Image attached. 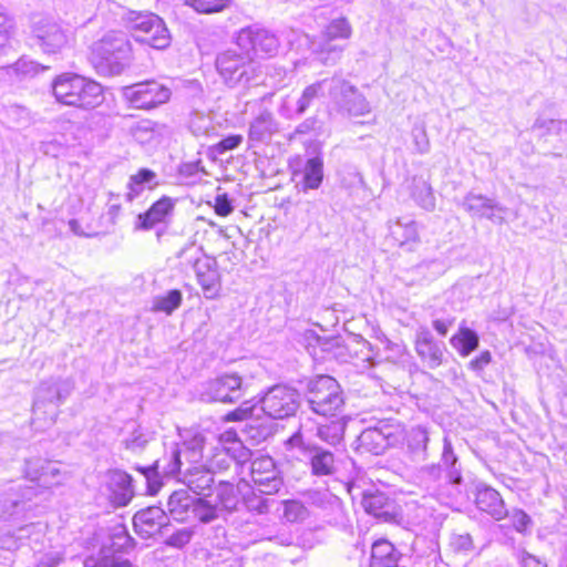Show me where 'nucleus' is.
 I'll return each mask as SVG.
<instances>
[{
	"instance_id": "53",
	"label": "nucleus",
	"mask_w": 567,
	"mask_h": 567,
	"mask_svg": "<svg viewBox=\"0 0 567 567\" xmlns=\"http://www.w3.org/2000/svg\"><path fill=\"white\" fill-rule=\"evenodd\" d=\"M420 477L426 484H436L444 478V472L439 463H433L420 470Z\"/></svg>"
},
{
	"instance_id": "47",
	"label": "nucleus",
	"mask_w": 567,
	"mask_h": 567,
	"mask_svg": "<svg viewBox=\"0 0 567 567\" xmlns=\"http://www.w3.org/2000/svg\"><path fill=\"white\" fill-rule=\"evenodd\" d=\"M22 501L12 491L0 496V518H8L21 512Z\"/></svg>"
},
{
	"instance_id": "45",
	"label": "nucleus",
	"mask_w": 567,
	"mask_h": 567,
	"mask_svg": "<svg viewBox=\"0 0 567 567\" xmlns=\"http://www.w3.org/2000/svg\"><path fill=\"white\" fill-rule=\"evenodd\" d=\"M183 300V295L178 289H172L166 292L164 296H159L154 300V309L156 311L165 312L166 315H171L174 310H176Z\"/></svg>"
},
{
	"instance_id": "41",
	"label": "nucleus",
	"mask_w": 567,
	"mask_h": 567,
	"mask_svg": "<svg viewBox=\"0 0 567 567\" xmlns=\"http://www.w3.org/2000/svg\"><path fill=\"white\" fill-rule=\"evenodd\" d=\"M347 426L346 417H338L329 423L321 424L317 429V436L329 445L336 446L343 440Z\"/></svg>"
},
{
	"instance_id": "20",
	"label": "nucleus",
	"mask_w": 567,
	"mask_h": 567,
	"mask_svg": "<svg viewBox=\"0 0 567 567\" xmlns=\"http://www.w3.org/2000/svg\"><path fill=\"white\" fill-rule=\"evenodd\" d=\"M361 504L368 514L385 523L393 522L399 516L395 501L379 489L364 491Z\"/></svg>"
},
{
	"instance_id": "43",
	"label": "nucleus",
	"mask_w": 567,
	"mask_h": 567,
	"mask_svg": "<svg viewBox=\"0 0 567 567\" xmlns=\"http://www.w3.org/2000/svg\"><path fill=\"white\" fill-rule=\"evenodd\" d=\"M153 439V432L141 426H136L123 441V444L126 450L133 453H141Z\"/></svg>"
},
{
	"instance_id": "55",
	"label": "nucleus",
	"mask_w": 567,
	"mask_h": 567,
	"mask_svg": "<svg viewBox=\"0 0 567 567\" xmlns=\"http://www.w3.org/2000/svg\"><path fill=\"white\" fill-rule=\"evenodd\" d=\"M243 136L240 134H233L216 143L212 150L218 155H223L228 151L236 150L243 143Z\"/></svg>"
},
{
	"instance_id": "46",
	"label": "nucleus",
	"mask_w": 567,
	"mask_h": 567,
	"mask_svg": "<svg viewBox=\"0 0 567 567\" xmlns=\"http://www.w3.org/2000/svg\"><path fill=\"white\" fill-rule=\"evenodd\" d=\"M412 196L424 209L433 210L435 208V197L432 193L431 186L426 182L420 181L415 183L413 186Z\"/></svg>"
},
{
	"instance_id": "4",
	"label": "nucleus",
	"mask_w": 567,
	"mask_h": 567,
	"mask_svg": "<svg viewBox=\"0 0 567 567\" xmlns=\"http://www.w3.org/2000/svg\"><path fill=\"white\" fill-rule=\"evenodd\" d=\"M216 70L229 87H246L259 78L260 65L247 51L228 49L217 54Z\"/></svg>"
},
{
	"instance_id": "39",
	"label": "nucleus",
	"mask_w": 567,
	"mask_h": 567,
	"mask_svg": "<svg viewBox=\"0 0 567 567\" xmlns=\"http://www.w3.org/2000/svg\"><path fill=\"white\" fill-rule=\"evenodd\" d=\"M238 450L239 455L237 457H233L228 454L227 450L220 449L214 454V456L209 461L207 468L213 474L214 472H223L228 470L233 463H235L236 465L238 463L244 464L249 458L250 452L240 444L238 446Z\"/></svg>"
},
{
	"instance_id": "18",
	"label": "nucleus",
	"mask_w": 567,
	"mask_h": 567,
	"mask_svg": "<svg viewBox=\"0 0 567 567\" xmlns=\"http://www.w3.org/2000/svg\"><path fill=\"white\" fill-rule=\"evenodd\" d=\"M23 473L27 480L43 488L58 486L65 478L58 463L41 457L25 460Z\"/></svg>"
},
{
	"instance_id": "30",
	"label": "nucleus",
	"mask_w": 567,
	"mask_h": 567,
	"mask_svg": "<svg viewBox=\"0 0 567 567\" xmlns=\"http://www.w3.org/2000/svg\"><path fill=\"white\" fill-rule=\"evenodd\" d=\"M388 227L390 237L400 247L411 246L420 240L416 223L409 217L390 220Z\"/></svg>"
},
{
	"instance_id": "16",
	"label": "nucleus",
	"mask_w": 567,
	"mask_h": 567,
	"mask_svg": "<svg viewBox=\"0 0 567 567\" xmlns=\"http://www.w3.org/2000/svg\"><path fill=\"white\" fill-rule=\"evenodd\" d=\"M330 95L338 106L350 116H361L370 113L371 106L358 89L341 79H333Z\"/></svg>"
},
{
	"instance_id": "6",
	"label": "nucleus",
	"mask_w": 567,
	"mask_h": 567,
	"mask_svg": "<svg viewBox=\"0 0 567 567\" xmlns=\"http://www.w3.org/2000/svg\"><path fill=\"white\" fill-rule=\"evenodd\" d=\"M307 402L310 409L323 416H336L344 405L342 390L336 379L319 375L307 384Z\"/></svg>"
},
{
	"instance_id": "24",
	"label": "nucleus",
	"mask_w": 567,
	"mask_h": 567,
	"mask_svg": "<svg viewBox=\"0 0 567 567\" xmlns=\"http://www.w3.org/2000/svg\"><path fill=\"white\" fill-rule=\"evenodd\" d=\"M176 200L163 196L142 214H138L135 220V230H151L158 224H165L173 216Z\"/></svg>"
},
{
	"instance_id": "1",
	"label": "nucleus",
	"mask_w": 567,
	"mask_h": 567,
	"mask_svg": "<svg viewBox=\"0 0 567 567\" xmlns=\"http://www.w3.org/2000/svg\"><path fill=\"white\" fill-rule=\"evenodd\" d=\"M204 436L194 434L190 439H185L181 443H174L165 455L155 461L153 465L135 468L141 472L145 478L147 493L155 495L162 486V476L178 477L183 476L185 465L198 464L203 460Z\"/></svg>"
},
{
	"instance_id": "23",
	"label": "nucleus",
	"mask_w": 567,
	"mask_h": 567,
	"mask_svg": "<svg viewBox=\"0 0 567 567\" xmlns=\"http://www.w3.org/2000/svg\"><path fill=\"white\" fill-rule=\"evenodd\" d=\"M324 82L318 81L308 85L298 99L286 96L278 107V113L285 118L302 115L313 101L323 94Z\"/></svg>"
},
{
	"instance_id": "58",
	"label": "nucleus",
	"mask_w": 567,
	"mask_h": 567,
	"mask_svg": "<svg viewBox=\"0 0 567 567\" xmlns=\"http://www.w3.org/2000/svg\"><path fill=\"white\" fill-rule=\"evenodd\" d=\"M8 115L18 125L25 126L30 123V112L23 106H10L8 110Z\"/></svg>"
},
{
	"instance_id": "29",
	"label": "nucleus",
	"mask_w": 567,
	"mask_h": 567,
	"mask_svg": "<svg viewBox=\"0 0 567 567\" xmlns=\"http://www.w3.org/2000/svg\"><path fill=\"white\" fill-rule=\"evenodd\" d=\"M193 493L199 496H210L214 484V476L207 467L187 465L183 476L179 478Z\"/></svg>"
},
{
	"instance_id": "17",
	"label": "nucleus",
	"mask_w": 567,
	"mask_h": 567,
	"mask_svg": "<svg viewBox=\"0 0 567 567\" xmlns=\"http://www.w3.org/2000/svg\"><path fill=\"white\" fill-rule=\"evenodd\" d=\"M288 444L292 447H298L303 452V455L309 458L313 475L324 476L334 472L336 460L333 453L321 446L306 442L300 431H297L290 436Z\"/></svg>"
},
{
	"instance_id": "11",
	"label": "nucleus",
	"mask_w": 567,
	"mask_h": 567,
	"mask_svg": "<svg viewBox=\"0 0 567 567\" xmlns=\"http://www.w3.org/2000/svg\"><path fill=\"white\" fill-rule=\"evenodd\" d=\"M172 91L168 86L150 80L123 87V97L132 107L152 110L169 101Z\"/></svg>"
},
{
	"instance_id": "10",
	"label": "nucleus",
	"mask_w": 567,
	"mask_h": 567,
	"mask_svg": "<svg viewBox=\"0 0 567 567\" xmlns=\"http://www.w3.org/2000/svg\"><path fill=\"white\" fill-rule=\"evenodd\" d=\"M247 388L240 373L225 372L206 383L202 398L207 402L234 403L245 395Z\"/></svg>"
},
{
	"instance_id": "8",
	"label": "nucleus",
	"mask_w": 567,
	"mask_h": 567,
	"mask_svg": "<svg viewBox=\"0 0 567 567\" xmlns=\"http://www.w3.org/2000/svg\"><path fill=\"white\" fill-rule=\"evenodd\" d=\"M259 410L274 420H284L296 414L299 409V393L296 389L277 384L258 401Z\"/></svg>"
},
{
	"instance_id": "3",
	"label": "nucleus",
	"mask_w": 567,
	"mask_h": 567,
	"mask_svg": "<svg viewBox=\"0 0 567 567\" xmlns=\"http://www.w3.org/2000/svg\"><path fill=\"white\" fill-rule=\"evenodd\" d=\"M52 92L58 102L83 109H94L104 101L100 83L73 73L59 75L52 83Z\"/></svg>"
},
{
	"instance_id": "15",
	"label": "nucleus",
	"mask_w": 567,
	"mask_h": 567,
	"mask_svg": "<svg viewBox=\"0 0 567 567\" xmlns=\"http://www.w3.org/2000/svg\"><path fill=\"white\" fill-rule=\"evenodd\" d=\"M237 47L250 55H274L278 52L277 37L266 29L256 25L241 29L236 39Z\"/></svg>"
},
{
	"instance_id": "19",
	"label": "nucleus",
	"mask_w": 567,
	"mask_h": 567,
	"mask_svg": "<svg viewBox=\"0 0 567 567\" xmlns=\"http://www.w3.org/2000/svg\"><path fill=\"white\" fill-rule=\"evenodd\" d=\"M132 538L127 534L117 535L116 540L109 547H103L95 556L84 560V567H133L125 556V548Z\"/></svg>"
},
{
	"instance_id": "48",
	"label": "nucleus",
	"mask_w": 567,
	"mask_h": 567,
	"mask_svg": "<svg viewBox=\"0 0 567 567\" xmlns=\"http://www.w3.org/2000/svg\"><path fill=\"white\" fill-rule=\"evenodd\" d=\"M194 536V530L189 527H183L174 532L172 535H169L165 540V545L182 549L187 544L190 543L192 538Z\"/></svg>"
},
{
	"instance_id": "37",
	"label": "nucleus",
	"mask_w": 567,
	"mask_h": 567,
	"mask_svg": "<svg viewBox=\"0 0 567 567\" xmlns=\"http://www.w3.org/2000/svg\"><path fill=\"white\" fill-rule=\"evenodd\" d=\"M178 266L182 270L199 268L210 257L206 256L202 246L195 243H187L177 252Z\"/></svg>"
},
{
	"instance_id": "14",
	"label": "nucleus",
	"mask_w": 567,
	"mask_h": 567,
	"mask_svg": "<svg viewBox=\"0 0 567 567\" xmlns=\"http://www.w3.org/2000/svg\"><path fill=\"white\" fill-rule=\"evenodd\" d=\"M250 477L257 493L271 495L278 493L284 481L275 461L268 455H260L250 462Z\"/></svg>"
},
{
	"instance_id": "33",
	"label": "nucleus",
	"mask_w": 567,
	"mask_h": 567,
	"mask_svg": "<svg viewBox=\"0 0 567 567\" xmlns=\"http://www.w3.org/2000/svg\"><path fill=\"white\" fill-rule=\"evenodd\" d=\"M401 557L391 542L381 538L372 544L370 567H398Z\"/></svg>"
},
{
	"instance_id": "28",
	"label": "nucleus",
	"mask_w": 567,
	"mask_h": 567,
	"mask_svg": "<svg viewBox=\"0 0 567 567\" xmlns=\"http://www.w3.org/2000/svg\"><path fill=\"white\" fill-rule=\"evenodd\" d=\"M475 504L477 508L495 520H501L508 515L501 494L486 485L477 486Z\"/></svg>"
},
{
	"instance_id": "57",
	"label": "nucleus",
	"mask_w": 567,
	"mask_h": 567,
	"mask_svg": "<svg viewBox=\"0 0 567 567\" xmlns=\"http://www.w3.org/2000/svg\"><path fill=\"white\" fill-rule=\"evenodd\" d=\"M260 411L256 405H249L247 402L240 405L235 411L228 413L227 420L228 421H243L247 420L254 416H257V412Z\"/></svg>"
},
{
	"instance_id": "12",
	"label": "nucleus",
	"mask_w": 567,
	"mask_h": 567,
	"mask_svg": "<svg viewBox=\"0 0 567 567\" xmlns=\"http://www.w3.org/2000/svg\"><path fill=\"white\" fill-rule=\"evenodd\" d=\"M400 433L401 425L399 423L380 422L377 426L361 432L358 437V449L363 453L381 455L396 443Z\"/></svg>"
},
{
	"instance_id": "9",
	"label": "nucleus",
	"mask_w": 567,
	"mask_h": 567,
	"mask_svg": "<svg viewBox=\"0 0 567 567\" xmlns=\"http://www.w3.org/2000/svg\"><path fill=\"white\" fill-rule=\"evenodd\" d=\"M351 33L352 28L346 18L333 19L324 28L320 38L312 41L311 49L323 64H333L340 59L343 48L332 42L339 39L347 40Z\"/></svg>"
},
{
	"instance_id": "59",
	"label": "nucleus",
	"mask_w": 567,
	"mask_h": 567,
	"mask_svg": "<svg viewBox=\"0 0 567 567\" xmlns=\"http://www.w3.org/2000/svg\"><path fill=\"white\" fill-rule=\"evenodd\" d=\"M11 28V21L0 12V51L4 50L9 43Z\"/></svg>"
},
{
	"instance_id": "61",
	"label": "nucleus",
	"mask_w": 567,
	"mask_h": 567,
	"mask_svg": "<svg viewBox=\"0 0 567 567\" xmlns=\"http://www.w3.org/2000/svg\"><path fill=\"white\" fill-rule=\"evenodd\" d=\"M189 126L194 135H204L208 132L210 127V121L209 118L204 116H196L190 121Z\"/></svg>"
},
{
	"instance_id": "54",
	"label": "nucleus",
	"mask_w": 567,
	"mask_h": 567,
	"mask_svg": "<svg viewBox=\"0 0 567 567\" xmlns=\"http://www.w3.org/2000/svg\"><path fill=\"white\" fill-rule=\"evenodd\" d=\"M535 128H544L547 133L561 134L567 132V121L537 118L534 123Z\"/></svg>"
},
{
	"instance_id": "38",
	"label": "nucleus",
	"mask_w": 567,
	"mask_h": 567,
	"mask_svg": "<svg viewBox=\"0 0 567 567\" xmlns=\"http://www.w3.org/2000/svg\"><path fill=\"white\" fill-rule=\"evenodd\" d=\"M302 190L318 189L323 181V159L320 156L308 158L302 167Z\"/></svg>"
},
{
	"instance_id": "64",
	"label": "nucleus",
	"mask_w": 567,
	"mask_h": 567,
	"mask_svg": "<svg viewBox=\"0 0 567 567\" xmlns=\"http://www.w3.org/2000/svg\"><path fill=\"white\" fill-rule=\"evenodd\" d=\"M458 550L468 551L473 548V539L468 534L457 535L453 540Z\"/></svg>"
},
{
	"instance_id": "25",
	"label": "nucleus",
	"mask_w": 567,
	"mask_h": 567,
	"mask_svg": "<svg viewBox=\"0 0 567 567\" xmlns=\"http://www.w3.org/2000/svg\"><path fill=\"white\" fill-rule=\"evenodd\" d=\"M105 480L111 502L118 507L126 506L134 495L132 476L122 470H110Z\"/></svg>"
},
{
	"instance_id": "34",
	"label": "nucleus",
	"mask_w": 567,
	"mask_h": 567,
	"mask_svg": "<svg viewBox=\"0 0 567 567\" xmlns=\"http://www.w3.org/2000/svg\"><path fill=\"white\" fill-rule=\"evenodd\" d=\"M195 497L186 489L173 492L167 501V514L176 522H186L192 518Z\"/></svg>"
},
{
	"instance_id": "63",
	"label": "nucleus",
	"mask_w": 567,
	"mask_h": 567,
	"mask_svg": "<svg viewBox=\"0 0 567 567\" xmlns=\"http://www.w3.org/2000/svg\"><path fill=\"white\" fill-rule=\"evenodd\" d=\"M492 360V355H491V352L489 351H483L478 357H476L475 359H473L471 362H470V368L473 370V371H482Z\"/></svg>"
},
{
	"instance_id": "49",
	"label": "nucleus",
	"mask_w": 567,
	"mask_h": 567,
	"mask_svg": "<svg viewBox=\"0 0 567 567\" xmlns=\"http://www.w3.org/2000/svg\"><path fill=\"white\" fill-rule=\"evenodd\" d=\"M412 137L414 148L419 154H426L430 152L431 144L424 124L415 125L413 127Z\"/></svg>"
},
{
	"instance_id": "27",
	"label": "nucleus",
	"mask_w": 567,
	"mask_h": 567,
	"mask_svg": "<svg viewBox=\"0 0 567 567\" xmlns=\"http://www.w3.org/2000/svg\"><path fill=\"white\" fill-rule=\"evenodd\" d=\"M197 284L206 299H217L221 291V276L215 258L207 259L199 268L194 270Z\"/></svg>"
},
{
	"instance_id": "31",
	"label": "nucleus",
	"mask_w": 567,
	"mask_h": 567,
	"mask_svg": "<svg viewBox=\"0 0 567 567\" xmlns=\"http://www.w3.org/2000/svg\"><path fill=\"white\" fill-rule=\"evenodd\" d=\"M439 465H441V468L444 472V480L449 484L460 485L462 483L463 477L461 464L449 435L443 437V450Z\"/></svg>"
},
{
	"instance_id": "2",
	"label": "nucleus",
	"mask_w": 567,
	"mask_h": 567,
	"mask_svg": "<svg viewBox=\"0 0 567 567\" xmlns=\"http://www.w3.org/2000/svg\"><path fill=\"white\" fill-rule=\"evenodd\" d=\"M131 60V43L123 32L111 31L92 45L90 61L100 75H120Z\"/></svg>"
},
{
	"instance_id": "35",
	"label": "nucleus",
	"mask_w": 567,
	"mask_h": 567,
	"mask_svg": "<svg viewBox=\"0 0 567 567\" xmlns=\"http://www.w3.org/2000/svg\"><path fill=\"white\" fill-rule=\"evenodd\" d=\"M430 441L429 431L426 427L416 425L412 426L405 434V445L408 452L416 458L422 461L429 456L427 444Z\"/></svg>"
},
{
	"instance_id": "22",
	"label": "nucleus",
	"mask_w": 567,
	"mask_h": 567,
	"mask_svg": "<svg viewBox=\"0 0 567 567\" xmlns=\"http://www.w3.org/2000/svg\"><path fill=\"white\" fill-rule=\"evenodd\" d=\"M462 207L472 216L487 218L495 224H503L506 213V208L494 199L474 193H468L464 197Z\"/></svg>"
},
{
	"instance_id": "42",
	"label": "nucleus",
	"mask_w": 567,
	"mask_h": 567,
	"mask_svg": "<svg viewBox=\"0 0 567 567\" xmlns=\"http://www.w3.org/2000/svg\"><path fill=\"white\" fill-rule=\"evenodd\" d=\"M207 496L195 497L192 517L203 524H208L218 518L220 507L217 502L208 501Z\"/></svg>"
},
{
	"instance_id": "60",
	"label": "nucleus",
	"mask_w": 567,
	"mask_h": 567,
	"mask_svg": "<svg viewBox=\"0 0 567 567\" xmlns=\"http://www.w3.org/2000/svg\"><path fill=\"white\" fill-rule=\"evenodd\" d=\"M233 209L231 200L226 194L218 195L215 198V212L219 216L226 217L233 212Z\"/></svg>"
},
{
	"instance_id": "50",
	"label": "nucleus",
	"mask_w": 567,
	"mask_h": 567,
	"mask_svg": "<svg viewBox=\"0 0 567 567\" xmlns=\"http://www.w3.org/2000/svg\"><path fill=\"white\" fill-rule=\"evenodd\" d=\"M308 512L305 505L299 501L285 502L284 516L289 522L302 520Z\"/></svg>"
},
{
	"instance_id": "7",
	"label": "nucleus",
	"mask_w": 567,
	"mask_h": 567,
	"mask_svg": "<svg viewBox=\"0 0 567 567\" xmlns=\"http://www.w3.org/2000/svg\"><path fill=\"white\" fill-rule=\"evenodd\" d=\"M127 27L137 42L158 50L169 45V32L162 18L154 13L131 12L127 18Z\"/></svg>"
},
{
	"instance_id": "32",
	"label": "nucleus",
	"mask_w": 567,
	"mask_h": 567,
	"mask_svg": "<svg viewBox=\"0 0 567 567\" xmlns=\"http://www.w3.org/2000/svg\"><path fill=\"white\" fill-rule=\"evenodd\" d=\"M279 131V124L269 111H262L256 116L250 125L248 137L256 143H267L271 140L272 135Z\"/></svg>"
},
{
	"instance_id": "44",
	"label": "nucleus",
	"mask_w": 567,
	"mask_h": 567,
	"mask_svg": "<svg viewBox=\"0 0 567 567\" xmlns=\"http://www.w3.org/2000/svg\"><path fill=\"white\" fill-rule=\"evenodd\" d=\"M231 0H185V4L200 14H214L230 7Z\"/></svg>"
},
{
	"instance_id": "40",
	"label": "nucleus",
	"mask_w": 567,
	"mask_h": 567,
	"mask_svg": "<svg viewBox=\"0 0 567 567\" xmlns=\"http://www.w3.org/2000/svg\"><path fill=\"white\" fill-rule=\"evenodd\" d=\"M450 343L460 355L467 357L478 348L480 338L474 330L461 327L458 332L450 339Z\"/></svg>"
},
{
	"instance_id": "21",
	"label": "nucleus",
	"mask_w": 567,
	"mask_h": 567,
	"mask_svg": "<svg viewBox=\"0 0 567 567\" xmlns=\"http://www.w3.org/2000/svg\"><path fill=\"white\" fill-rule=\"evenodd\" d=\"M445 350L444 342L436 341L427 328L420 327L417 329L415 336V351L427 368H439L444 361Z\"/></svg>"
},
{
	"instance_id": "62",
	"label": "nucleus",
	"mask_w": 567,
	"mask_h": 567,
	"mask_svg": "<svg viewBox=\"0 0 567 567\" xmlns=\"http://www.w3.org/2000/svg\"><path fill=\"white\" fill-rule=\"evenodd\" d=\"M511 520H512L514 528L517 532H523L530 523L529 516L520 509H515L512 513Z\"/></svg>"
},
{
	"instance_id": "36",
	"label": "nucleus",
	"mask_w": 567,
	"mask_h": 567,
	"mask_svg": "<svg viewBox=\"0 0 567 567\" xmlns=\"http://www.w3.org/2000/svg\"><path fill=\"white\" fill-rule=\"evenodd\" d=\"M157 175L154 171L150 168H141L136 174L131 175L125 197L127 202H133L137 198L144 189H153L158 185L156 181Z\"/></svg>"
},
{
	"instance_id": "5",
	"label": "nucleus",
	"mask_w": 567,
	"mask_h": 567,
	"mask_svg": "<svg viewBox=\"0 0 567 567\" xmlns=\"http://www.w3.org/2000/svg\"><path fill=\"white\" fill-rule=\"evenodd\" d=\"M74 384L70 379L50 378L42 381L35 390L33 401V420H43L53 424L58 408L72 393Z\"/></svg>"
},
{
	"instance_id": "51",
	"label": "nucleus",
	"mask_w": 567,
	"mask_h": 567,
	"mask_svg": "<svg viewBox=\"0 0 567 567\" xmlns=\"http://www.w3.org/2000/svg\"><path fill=\"white\" fill-rule=\"evenodd\" d=\"M13 68L18 74H21L24 76H33V75L40 73L41 71L45 70V66H43L42 64H40L33 60H29L27 58L19 59L13 64Z\"/></svg>"
},
{
	"instance_id": "13",
	"label": "nucleus",
	"mask_w": 567,
	"mask_h": 567,
	"mask_svg": "<svg viewBox=\"0 0 567 567\" xmlns=\"http://www.w3.org/2000/svg\"><path fill=\"white\" fill-rule=\"evenodd\" d=\"M33 45L45 54L60 53L69 43L68 31L56 21L41 19L32 28Z\"/></svg>"
},
{
	"instance_id": "52",
	"label": "nucleus",
	"mask_w": 567,
	"mask_h": 567,
	"mask_svg": "<svg viewBox=\"0 0 567 567\" xmlns=\"http://www.w3.org/2000/svg\"><path fill=\"white\" fill-rule=\"evenodd\" d=\"M216 492H217V495H216V498L214 499V502H217L219 507L220 506L224 508L229 507L231 505L233 498H234L233 484H230L226 481H220L216 487Z\"/></svg>"
},
{
	"instance_id": "26",
	"label": "nucleus",
	"mask_w": 567,
	"mask_h": 567,
	"mask_svg": "<svg viewBox=\"0 0 567 567\" xmlns=\"http://www.w3.org/2000/svg\"><path fill=\"white\" fill-rule=\"evenodd\" d=\"M167 514L158 506L138 511L133 517L135 532L145 539L151 538L166 525Z\"/></svg>"
},
{
	"instance_id": "56",
	"label": "nucleus",
	"mask_w": 567,
	"mask_h": 567,
	"mask_svg": "<svg viewBox=\"0 0 567 567\" xmlns=\"http://www.w3.org/2000/svg\"><path fill=\"white\" fill-rule=\"evenodd\" d=\"M43 488V486L35 485H28V486H19V488H11L14 496H18L20 501H22L21 505V512L25 509V503L32 501L35 496H38L40 489Z\"/></svg>"
}]
</instances>
